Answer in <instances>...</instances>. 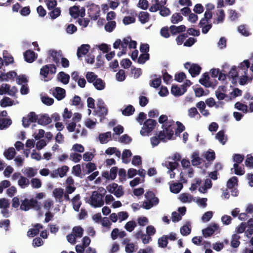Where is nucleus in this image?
Wrapping results in <instances>:
<instances>
[{
  "label": "nucleus",
  "instance_id": "f257e3e1",
  "mask_svg": "<svg viewBox=\"0 0 253 253\" xmlns=\"http://www.w3.org/2000/svg\"><path fill=\"white\" fill-rule=\"evenodd\" d=\"M20 209L21 210L24 211H27L31 209L39 210L41 209V207L37 200L33 198L30 200L25 198L24 200H21Z\"/></svg>",
  "mask_w": 253,
  "mask_h": 253
},
{
  "label": "nucleus",
  "instance_id": "f03ea898",
  "mask_svg": "<svg viewBox=\"0 0 253 253\" xmlns=\"http://www.w3.org/2000/svg\"><path fill=\"white\" fill-rule=\"evenodd\" d=\"M104 195V194L98 193L96 191H93L90 197V204L94 208L101 207L104 203L103 199Z\"/></svg>",
  "mask_w": 253,
  "mask_h": 253
},
{
  "label": "nucleus",
  "instance_id": "7ed1b4c3",
  "mask_svg": "<svg viewBox=\"0 0 253 253\" xmlns=\"http://www.w3.org/2000/svg\"><path fill=\"white\" fill-rule=\"evenodd\" d=\"M143 124V126L140 130V134L145 136L153 131L156 126L157 122L155 120L148 119Z\"/></svg>",
  "mask_w": 253,
  "mask_h": 253
},
{
  "label": "nucleus",
  "instance_id": "20e7f679",
  "mask_svg": "<svg viewBox=\"0 0 253 253\" xmlns=\"http://www.w3.org/2000/svg\"><path fill=\"white\" fill-rule=\"evenodd\" d=\"M184 67L188 69V72L192 77H196L199 75L201 71V67L197 64H191L186 62L184 64Z\"/></svg>",
  "mask_w": 253,
  "mask_h": 253
},
{
  "label": "nucleus",
  "instance_id": "39448f33",
  "mask_svg": "<svg viewBox=\"0 0 253 253\" xmlns=\"http://www.w3.org/2000/svg\"><path fill=\"white\" fill-rule=\"evenodd\" d=\"M38 115L34 112H30L27 116L22 118V125L24 127L29 126L31 123H35L38 121Z\"/></svg>",
  "mask_w": 253,
  "mask_h": 253
},
{
  "label": "nucleus",
  "instance_id": "423d86ee",
  "mask_svg": "<svg viewBox=\"0 0 253 253\" xmlns=\"http://www.w3.org/2000/svg\"><path fill=\"white\" fill-rule=\"evenodd\" d=\"M56 72V67L54 64L45 65L41 69L40 75L46 78L49 74H54Z\"/></svg>",
  "mask_w": 253,
  "mask_h": 253
},
{
  "label": "nucleus",
  "instance_id": "0eeeda50",
  "mask_svg": "<svg viewBox=\"0 0 253 253\" xmlns=\"http://www.w3.org/2000/svg\"><path fill=\"white\" fill-rule=\"evenodd\" d=\"M69 13L74 19L77 18L79 16L84 17L85 15V9L82 7L80 9L79 6L74 5L69 8Z\"/></svg>",
  "mask_w": 253,
  "mask_h": 253
},
{
  "label": "nucleus",
  "instance_id": "6e6552de",
  "mask_svg": "<svg viewBox=\"0 0 253 253\" xmlns=\"http://www.w3.org/2000/svg\"><path fill=\"white\" fill-rule=\"evenodd\" d=\"M160 141L164 142L167 141L164 130L160 131L157 136H155L151 138V143L153 147L157 146L160 143Z\"/></svg>",
  "mask_w": 253,
  "mask_h": 253
},
{
  "label": "nucleus",
  "instance_id": "1a4fd4ad",
  "mask_svg": "<svg viewBox=\"0 0 253 253\" xmlns=\"http://www.w3.org/2000/svg\"><path fill=\"white\" fill-rule=\"evenodd\" d=\"M100 7L98 5L92 4L88 10L89 16L93 20H97L100 16Z\"/></svg>",
  "mask_w": 253,
  "mask_h": 253
},
{
  "label": "nucleus",
  "instance_id": "9d476101",
  "mask_svg": "<svg viewBox=\"0 0 253 253\" xmlns=\"http://www.w3.org/2000/svg\"><path fill=\"white\" fill-rule=\"evenodd\" d=\"M174 121L171 122H167L166 124L162 125V127L164 128L165 133L166 135V139L170 140L171 139L173 135V128L172 125H174Z\"/></svg>",
  "mask_w": 253,
  "mask_h": 253
},
{
  "label": "nucleus",
  "instance_id": "9b49d317",
  "mask_svg": "<svg viewBox=\"0 0 253 253\" xmlns=\"http://www.w3.org/2000/svg\"><path fill=\"white\" fill-rule=\"evenodd\" d=\"M219 229V226L216 223H211L206 228L202 230L203 236L205 237L212 235L215 231Z\"/></svg>",
  "mask_w": 253,
  "mask_h": 253
},
{
  "label": "nucleus",
  "instance_id": "f8f14e48",
  "mask_svg": "<svg viewBox=\"0 0 253 253\" xmlns=\"http://www.w3.org/2000/svg\"><path fill=\"white\" fill-rule=\"evenodd\" d=\"M152 2H155L149 8V11L152 12H155L158 11L160 8L165 6L167 3V0H152Z\"/></svg>",
  "mask_w": 253,
  "mask_h": 253
},
{
  "label": "nucleus",
  "instance_id": "ddd939ff",
  "mask_svg": "<svg viewBox=\"0 0 253 253\" xmlns=\"http://www.w3.org/2000/svg\"><path fill=\"white\" fill-rule=\"evenodd\" d=\"M51 122V119L47 114H42L38 116L37 123L42 126H46Z\"/></svg>",
  "mask_w": 253,
  "mask_h": 253
},
{
  "label": "nucleus",
  "instance_id": "4468645a",
  "mask_svg": "<svg viewBox=\"0 0 253 253\" xmlns=\"http://www.w3.org/2000/svg\"><path fill=\"white\" fill-rule=\"evenodd\" d=\"M25 60L28 63L33 62L36 58L35 53L31 50H26L23 54Z\"/></svg>",
  "mask_w": 253,
  "mask_h": 253
},
{
  "label": "nucleus",
  "instance_id": "2eb2a0df",
  "mask_svg": "<svg viewBox=\"0 0 253 253\" xmlns=\"http://www.w3.org/2000/svg\"><path fill=\"white\" fill-rule=\"evenodd\" d=\"M43 226L39 223H37L34 225V228L30 229L28 232L27 235L30 237H34L40 232L41 229H42Z\"/></svg>",
  "mask_w": 253,
  "mask_h": 253
},
{
  "label": "nucleus",
  "instance_id": "dca6fc26",
  "mask_svg": "<svg viewBox=\"0 0 253 253\" xmlns=\"http://www.w3.org/2000/svg\"><path fill=\"white\" fill-rule=\"evenodd\" d=\"M49 54L52 58V60L56 64H58L60 62V60L62 58V53L61 51H57L56 50L51 49L48 51Z\"/></svg>",
  "mask_w": 253,
  "mask_h": 253
},
{
  "label": "nucleus",
  "instance_id": "f3484780",
  "mask_svg": "<svg viewBox=\"0 0 253 253\" xmlns=\"http://www.w3.org/2000/svg\"><path fill=\"white\" fill-rule=\"evenodd\" d=\"M89 48L90 45L89 44H82L77 49V55L78 57L80 58L86 55L88 52Z\"/></svg>",
  "mask_w": 253,
  "mask_h": 253
},
{
  "label": "nucleus",
  "instance_id": "a211bd4d",
  "mask_svg": "<svg viewBox=\"0 0 253 253\" xmlns=\"http://www.w3.org/2000/svg\"><path fill=\"white\" fill-rule=\"evenodd\" d=\"M65 90L60 87H56L53 92V96L58 100H61L65 96Z\"/></svg>",
  "mask_w": 253,
  "mask_h": 253
},
{
  "label": "nucleus",
  "instance_id": "6ab92c4d",
  "mask_svg": "<svg viewBox=\"0 0 253 253\" xmlns=\"http://www.w3.org/2000/svg\"><path fill=\"white\" fill-rule=\"evenodd\" d=\"M186 92V89H182L177 85L173 84L171 88V93L175 96H179L183 95Z\"/></svg>",
  "mask_w": 253,
  "mask_h": 253
},
{
  "label": "nucleus",
  "instance_id": "aec40b11",
  "mask_svg": "<svg viewBox=\"0 0 253 253\" xmlns=\"http://www.w3.org/2000/svg\"><path fill=\"white\" fill-rule=\"evenodd\" d=\"M169 30L172 35H175L177 34L184 32L186 30V27L184 25H181L179 26L171 25L169 27Z\"/></svg>",
  "mask_w": 253,
  "mask_h": 253
},
{
  "label": "nucleus",
  "instance_id": "412c9836",
  "mask_svg": "<svg viewBox=\"0 0 253 253\" xmlns=\"http://www.w3.org/2000/svg\"><path fill=\"white\" fill-rule=\"evenodd\" d=\"M81 196L80 194H77L72 200L74 210L76 211H79L80 208L82 205L80 201Z\"/></svg>",
  "mask_w": 253,
  "mask_h": 253
},
{
  "label": "nucleus",
  "instance_id": "4be33fe9",
  "mask_svg": "<svg viewBox=\"0 0 253 253\" xmlns=\"http://www.w3.org/2000/svg\"><path fill=\"white\" fill-rule=\"evenodd\" d=\"M57 79L62 83L66 84L69 82L70 76L64 72H60L57 75Z\"/></svg>",
  "mask_w": 253,
  "mask_h": 253
},
{
  "label": "nucleus",
  "instance_id": "5701e85b",
  "mask_svg": "<svg viewBox=\"0 0 253 253\" xmlns=\"http://www.w3.org/2000/svg\"><path fill=\"white\" fill-rule=\"evenodd\" d=\"M210 77L207 72L204 73L202 78L199 80V83L205 87H209L211 86V83L209 82Z\"/></svg>",
  "mask_w": 253,
  "mask_h": 253
},
{
  "label": "nucleus",
  "instance_id": "b1692460",
  "mask_svg": "<svg viewBox=\"0 0 253 253\" xmlns=\"http://www.w3.org/2000/svg\"><path fill=\"white\" fill-rule=\"evenodd\" d=\"M215 138L218 139L222 145H224L227 140V136L225 135V131L223 130L219 131L216 134Z\"/></svg>",
  "mask_w": 253,
  "mask_h": 253
},
{
  "label": "nucleus",
  "instance_id": "393cba45",
  "mask_svg": "<svg viewBox=\"0 0 253 253\" xmlns=\"http://www.w3.org/2000/svg\"><path fill=\"white\" fill-rule=\"evenodd\" d=\"M145 197L148 201L153 202L155 205L159 203V199L155 197V194L152 191H147L145 194Z\"/></svg>",
  "mask_w": 253,
  "mask_h": 253
},
{
  "label": "nucleus",
  "instance_id": "a878e982",
  "mask_svg": "<svg viewBox=\"0 0 253 253\" xmlns=\"http://www.w3.org/2000/svg\"><path fill=\"white\" fill-rule=\"evenodd\" d=\"M12 124L10 118L0 119V129L2 130L8 127Z\"/></svg>",
  "mask_w": 253,
  "mask_h": 253
},
{
  "label": "nucleus",
  "instance_id": "bb28decb",
  "mask_svg": "<svg viewBox=\"0 0 253 253\" xmlns=\"http://www.w3.org/2000/svg\"><path fill=\"white\" fill-rule=\"evenodd\" d=\"M111 137V132L108 131L104 133H100L98 138L101 144L106 143L108 142V139Z\"/></svg>",
  "mask_w": 253,
  "mask_h": 253
},
{
  "label": "nucleus",
  "instance_id": "cd10ccee",
  "mask_svg": "<svg viewBox=\"0 0 253 253\" xmlns=\"http://www.w3.org/2000/svg\"><path fill=\"white\" fill-rule=\"evenodd\" d=\"M211 15H210L208 13H205L204 17H203L200 21L199 23V26L200 27H203V26L208 24V23H210L209 21L212 18Z\"/></svg>",
  "mask_w": 253,
  "mask_h": 253
},
{
  "label": "nucleus",
  "instance_id": "c85d7f7f",
  "mask_svg": "<svg viewBox=\"0 0 253 253\" xmlns=\"http://www.w3.org/2000/svg\"><path fill=\"white\" fill-rule=\"evenodd\" d=\"M16 152L14 148L10 147L4 152L3 155L8 160H12L15 156Z\"/></svg>",
  "mask_w": 253,
  "mask_h": 253
},
{
  "label": "nucleus",
  "instance_id": "c756f323",
  "mask_svg": "<svg viewBox=\"0 0 253 253\" xmlns=\"http://www.w3.org/2000/svg\"><path fill=\"white\" fill-rule=\"evenodd\" d=\"M183 187V185L181 183H174L170 185V190L172 193H178Z\"/></svg>",
  "mask_w": 253,
  "mask_h": 253
},
{
  "label": "nucleus",
  "instance_id": "7c9ffc66",
  "mask_svg": "<svg viewBox=\"0 0 253 253\" xmlns=\"http://www.w3.org/2000/svg\"><path fill=\"white\" fill-rule=\"evenodd\" d=\"M132 153L130 150L128 149H125L123 151L122 153V160L123 162L125 164H127L130 161V157L131 156Z\"/></svg>",
  "mask_w": 253,
  "mask_h": 253
},
{
  "label": "nucleus",
  "instance_id": "2f4dec72",
  "mask_svg": "<svg viewBox=\"0 0 253 253\" xmlns=\"http://www.w3.org/2000/svg\"><path fill=\"white\" fill-rule=\"evenodd\" d=\"M135 111L134 107L131 105H128L122 110V114L125 116H129L132 115Z\"/></svg>",
  "mask_w": 253,
  "mask_h": 253
},
{
  "label": "nucleus",
  "instance_id": "473e14b6",
  "mask_svg": "<svg viewBox=\"0 0 253 253\" xmlns=\"http://www.w3.org/2000/svg\"><path fill=\"white\" fill-rule=\"evenodd\" d=\"M150 15L147 12L141 11L139 13L138 18L142 24H145L149 20Z\"/></svg>",
  "mask_w": 253,
  "mask_h": 253
},
{
  "label": "nucleus",
  "instance_id": "72a5a7b5",
  "mask_svg": "<svg viewBox=\"0 0 253 253\" xmlns=\"http://www.w3.org/2000/svg\"><path fill=\"white\" fill-rule=\"evenodd\" d=\"M95 88L99 90L103 89L105 87V82L100 78H98L93 84Z\"/></svg>",
  "mask_w": 253,
  "mask_h": 253
},
{
  "label": "nucleus",
  "instance_id": "f704fd0d",
  "mask_svg": "<svg viewBox=\"0 0 253 253\" xmlns=\"http://www.w3.org/2000/svg\"><path fill=\"white\" fill-rule=\"evenodd\" d=\"M240 239V236L235 234L232 236V240L231 242V246L234 248H236L238 247L240 244V242L239 241V239Z\"/></svg>",
  "mask_w": 253,
  "mask_h": 253
},
{
  "label": "nucleus",
  "instance_id": "c9c22d12",
  "mask_svg": "<svg viewBox=\"0 0 253 253\" xmlns=\"http://www.w3.org/2000/svg\"><path fill=\"white\" fill-rule=\"evenodd\" d=\"M116 27V22L115 21H108L105 25L104 29L108 32H112Z\"/></svg>",
  "mask_w": 253,
  "mask_h": 253
},
{
  "label": "nucleus",
  "instance_id": "e433bc0d",
  "mask_svg": "<svg viewBox=\"0 0 253 253\" xmlns=\"http://www.w3.org/2000/svg\"><path fill=\"white\" fill-rule=\"evenodd\" d=\"M69 170V167L67 166H63L58 168L56 172V175H59L60 177H63L66 175L67 172Z\"/></svg>",
  "mask_w": 253,
  "mask_h": 253
},
{
  "label": "nucleus",
  "instance_id": "4c0bfd02",
  "mask_svg": "<svg viewBox=\"0 0 253 253\" xmlns=\"http://www.w3.org/2000/svg\"><path fill=\"white\" fill-rule=\"evenodd\" d=\"M0 105L2 107L10 106L13 105V101L8 97H4L1 100Z\"/></svg>",
  "mask_w": 253,
  "mask_h": 253
},
{
  "label": "nucleus",
  "instance_id": "58836bf2",
  "mask_svg": "<svg viewBox=\"0 0 253 253\" xmlns=\"http://www.w3.org/2000/svg\"><path fill=\"white\" fill-rule=\"evenodd\" d=\"M85 77L88 83L93 84L98 79L97 76L92 72H87Z\"/></svg>",
  "mask_w": 253,
  "mask_h": 253
},
{
  "label": "nucleus",
  "instance_id": "ea45409f",
  "mask_svg": "<svg viewBox=\"0 0 253 253\" xmlns=\"http://www.w3.org/2000/svg\"><path fill=\"white\" fill-rule=\"evenodd\" d=\"M84 229L81 226H75L73 228V233L76 238H81L83 236Z\"/></svg>",
  "mask_w": 253,
  "mask_h": 253
},
{
  "label": "nucleus",
  "instance_id": "a19ab883",
  "mask_svg": "<svg viewBox=\"0 0 253 253\" xmlns=\"http://www.w3.org/2000/svg\"><path fill=\"white\" fill-rule=\"evenodd\" d=\"M53 194L56 199H58L61 202V199L64 195V190L62 188H56L53 191Z\"/></svg>",
  "mask_w": 253,
  "mask_h": 253
},
{
  "label": "nucleus",
  "instance_id": "79ce46f5",
  "mask_svg": "<svg viewBox=\"0 0 253 253\" xmlns=\"http://www.w3.org/2000/svg\"><path fill=\"white\" fill-rule=\"evenodd\" d=\"M96 113L98 115V116L101 118H104V117L108 114V109L105 106L100 107V108H97Z\"/></svg>",
  "mask_w": 253,
  "mask_h": 253
},
{
  "label": "nucleus",
  "instance_id": "37998d69",
  "mask_svg": "<svg viewBox=\"0 0 253 253\" xmlns=\"http://www.w3.org/2000/svg\"><path fill=\"white\" fill-rule=\"evenodd\" d=\"M16 76H17V73L14 71H11L6 74L1 73L0 75V78H2V76H6V78H3L2 79H4V81H8V79L13 80Z\"/></svg>",
  "mask_w": 253,
  "mask_h": 253
},
{
  "label": "nucleus",
  "instance_id": "c03bdc74",
  "mask_svg": "<svg viewBox=\"0 0 253 253\" xmlns=\"http://www.w3.org/2000/svg\"><path fill=\"white\" fill-rule=\"evenodd\" d=\"M168 238L166 235H163L158 239V245L161 248H166L168 244Z\"/></svg>",
  "mask_w": 253,
  "mask_h": 253
},
{
  "label": "nucleus",
  "instance_id": "a18cd8bd",
  "mask_svg": "<svg viewBox=\"0 0 253 253\" xmlns=\"http://www.w3.org/2000/svg\"><path fill=\"white\" fill-rule=\"evenodd\" d=\"M183 17L179 13H175L171 17V22L173 24H177L182 21Z\"/></svg>",
  "mask_w": 253,
  "mask_h": 253
},
{
  "label": "nucleus",
  "instance_id": "49530a36",
  "mask_svg": "<svg viewBox=\"0 0 253 253\" xmlns=\"http://www.w3.org/2000/svg\"><path fill=\"white\" fill-rule=\"evenodd\" d=\"M61 13V10L59 7H56L52 9V10L48 13L49 15L52 19H56L58 17Z\"/></svg>",
  "mask_w": 253,
  "mask_h": 253
},
{
  "label": "nucleus",
  "instance_id": "de8ad7c7",
  "mask_svg": "<svg viewBox=\"0 0 253 253\" xmlns=\"http://www.w3.org/2000/svg\"><path fill=\"white\" fill-rule=\"evenodd\" d=\"M238 178L236 176H233L229 179L227 182V187L229 189H233L235 185H237Z\"/></svg>",
  "mask_w": 253,
  "mask_h": 253
},
{
  "label": "nucleus",
  "instance_id": "09e8293b",
  "mask_svg": "<svg viewBox=\"0 0 253 253\" xmlns=\"http://www.w3.org/2000/svg\"><path fill=\"white\" fill-rule=\"evenodd\" d=\"M18 185L22 188H24L29 185V180L25 177L21 176L18 181Z\"/></svg>",
  "mask_w": 253,
  "mask_h": 253
},
{
  "label": "nucleus",
  "instance_id": "8fccbe9b",
  "mask_svg": "<svg viewBox=\"0 0 253 253\" xmlns=\"http://www.w3.org/2000/svg\"><path fill=\"white\" fill-rule=\"evenodd\" d=\"M150 55L149 53H141L137 59V62L139 64H144L146 61L149 59Z\"/></svg>",
  "mask_w": 253,
  "mask_h": 253
},
{
  "label": "nucleus",
  "instance_id": "3c124183",
  "mask_svg": "<svg viewBox=\"0 0 253 253\" xmlns=\"http://www.w3.org/2000/svg\"><path fill=\"white\" fill-rule=\"evenodd\" d=\"M192 163L193 166H197L200 165L201 162V159L199 157V154L197 152H194L192 157Z\"/></svg>",
  "mask_w": 253,
  "mask_h": 253
},
{
  "label": "nucleus",
  "instance_id": "603ef678",
  "mask_svg": "<svg viewBox=\"0 0 253 253\" xmlns=\"http://www.w3.org/2000/svg\"><path fill=\"white\" fill-rule=\"evenodd\" d=\"M136 226V222L133 221H129L127 222L125 226V228L128 232H132L134 228Z\"/></svg>",
  "mask_w": 253,
  "mask_h": 253
},
{
  "label": "nucleus",
  "instance_id": "864d4df0",
  "mask_svg": "<svg viewBox=\"0 0 253 253\" xmlns=\"http://www.w3.org/2000/svg\"><path fill=\"white\" fill-rule=\"evenodd\" d=\"M228 13L229 18L231 21H235L239 17V13L236 10L230 9L228 10Z\"/></svg>",
  "mask_w": 253,
  "mask_h": 253
},
{
  "label": "nucleus",
  "instance_id": "5fc2aeb1",
  "mask_svg": "<svg viewBox=\"0 0 253 253\" xmlns=\"http://www.w3.org/2000/svg\"><path fill=\"white\" fill-rule=\"evenodd\" d=\"M190 225L189 224V225H185L183 226H182L180 228V233L183 236H187L188 235L191 231V228L190 227Z\"/></svg>",
  "mask_w": 253,
  "mask_h": 253
},
{
  "label": "nucleus",
  "instance_id": "6e6d98bb",
  "mask_svg": "<svg viewBox=\"0 0 253 253\" xmlns=\"http://www.w3.org/2000/svg\"><path fill=\"white\" fill-rule=\"evenodd\" d=\"M32 186L35 188H39L42 186L41 181L37 178H33L31 180Z\"/></svg>",
  "mask_w": 253,
  "mask_h": 253
},
{
  "label": "nucleus",
  "instance_id": "4d7b16f0",
  "mask_svg": "<svg viewBox=\"0 0 253 253\" xmlns=\"http://www.w3.org/2000/svg\"><path fill=\"white\" fill-rule=\"evenodd\" d=\"M72 172L74 173L76 176L82 177L81 176V174L82 172V170L81 168V166L80 164H78L76 166H74L72 168Z\"/></svg>",
  "mask_w": 253,
  "mask_h": 253
},
{
  "label": "nucleus",
  "instance_id": "13d9d810",
  "mask_svg": "<svg viewBox=\"0 0 253 253\" xmlns=\"http://www.w3.org/2000/svg\"><path fill=\"white\" fill-rule=\"evenodd\" d=\"M116 79L118 81L122 82L126 79L125 72L124 70H120L118 73H117Z\"/></svg>",
  "mask_w": 253,
  "mask_h": 253
},
{
  "label": "nucleus",
  "instance_id": "bf43d9fd",
  "mask_svg": "<svg viewBox=\"0 0 253 253\" xmlns=\"http://www.w3.org/2000/svg\"><path fill=\"white\" fill-rule=\"evenodd\" d=\"M234 168L235 169V173L238 175H243L245 171L244 169H242L241 167H239L238 164H234Z\"/></svg>",
  "mask_w": 253,
  "mask_h": 253
},
{
  "label": "nucleus",
  "instance_id": "052dcab7",
  "mask_svg": "<svg viewBox=\"0 0 253 253\" xmlns=\"http://www.w3.org/2000/svg\"><path fill=\"white\" fill-rule=\"evenodd\" d=\"M218 17L217 18V23H222L225 19V14L224 11L223 9H220L218 10V13L217 14Z\"/></svg>",
  "mask_w": 253,
  "mask_h": 253
},
{
  "label": "nucleus",
  "instance_id": "680f3d73",
  "mask_svg": "<svg viewBox=\"0 0 253 253\" xmlns=\"http://www.w3.org/2000/svg\"><path fill=\"white\" fill-rule=\"evenodd\" d=\"M135 22V18L133 16H125L123 19V22L125 25H128Z\"/></svg>",
  "mask_w": 253,
  "mask_h": 253
},
{
  "label": "nucleus",
  "instance_id": "e2e57ef3",
  "mask_svg": "<svg viewBox=\"0 0 253 253\" xmlns=\"http://www.w3.org/2000/svg\"><path fill=\"white\" fill-rule=\"evenodd\" d=\"M244 159V156L243 155L235 154L233 156V161L235 162V164H241Z\"/></svg>",
  "mask_w": 253,
  "mask_h": 253
},
{
  "label": "nucleus",
  "instance_id": "0e129e2a",
  "mask_svg": "<svg viewBox=\"0 0 253 253\" xmlns=\"http://www.w3.org/2000/svg\"><path fill=\"white\" fill-rule=\"evenodd\" d=\"M159 10H160V14L163 17L167 16L170 13L169 9L165 6H162Z\"/></svg>",
  "mask_w": 253,
  "mask_h": 253
},
{
  "label": "nucleus",
  "instance_id": "69168bd1",
  "mask_svg": "<svg viewBox=\"0 0 253 253\" xmlns=\"http://www.w3.org/2000/svg\"><path fill=\"white\" fill-rule=\"evenodd\" d=\"M161 78H156L152 81H150V85L154 88H157L161 85Z\"/></svg>",
  "mask_w": 253,
  "mask_h": 253
},
{
  "label": "nucleus",
  "instance_id": "338daca9",
  "mask_svg": "<svg viewBox=\"0 0 253 253\" xmlns=\"http://www.w3.org/2000/svg\"><path fill=\"white\" fill-rule=\"evenodd\" d=\"M42 103L46 105H51L54 103V99L48 96H42Z\"/></svg>",
  "mask_w": 253,
  "mask_h": 253
},
{
  "label": "nucleus",
  "instance_id": "774afa93",
  "mask_svg": "<svg viewBox=\"0 0 253 253\" xmlns=\"http://www.w3.org/2000/svg\"><path fill=\"white\" fill-rule=\"evenodd\" d=\"M175 80L181 83L186 78V76L184 72H180L175 75Z\"/></svg>",
  "mask_w": 253,
  "mask_h": 253
}]
</instances>
